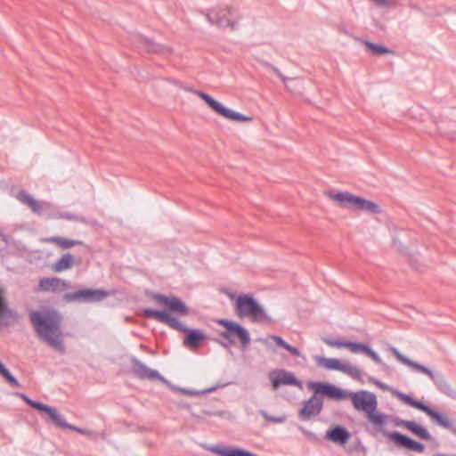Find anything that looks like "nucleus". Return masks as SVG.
<instances>
[{"label":"nucleus","instance_id":"nucleus-1","mask_svg":"<svg viewBox=\"0 0 456 456\" xmlns=\"http://www.w3.org/2000/svg\"><path fill=\"white\" fill-rule=\"evenodd\" d=\"M29 320L37 337L60 354L66 351L61 328L62 316L53 306L42 305L38 310L29 313Z\"/></svg>","mask_w":456,"mask_h":456},{"label":"nucleus","instance_id":"nucleus-2","mask_svg":"<svg viewBox=\"0 0 456 456\" xmlns=\"http://www.w3.org/2000/svg\"><path fill=\"white\" fill-rule=\"evenodd\" d=\"M327 195L345 208H354L372 215L382 213V208L376 202L349 191L330 190L327 191Z\"/></svg>","mask_w":456,"mask_h":456},{"label":"nucleus","instance_id":"nucleus-3","mask_svg":"<svg viewBox=\"0 0 456 456\" xmlns=\"http://www.w3.org/2000/svg\"><path fill=\"white\" fill-rule=\"evenodd\" d=\"M234 307L239 316H248L255 322H260L263 320L272 322V318L265 313L264 306L259 304L253 294H239L234 301Z\"/></svg>","mask_w":456,"mask_h":456},{"label":"nucleus","instance_id":"nucleus-4","mask_svg":"<svg viewBox=\"0 0 456 456\" xmlns=\"http://www.w3.org/2000/svg\"><path fill=\"white\" fill-rule=\"evenodd\" d=\"M306 387L313 393L319 395L322 401H324V398L334 401L348 399L351 391L327 381L309 380Z\"/></svg>","mask_w":456,"mask_h":456},{"label":"nucleus","instance_id":"nucleus-5","mask_svg":"<svg viewBox=\"0 0 456 456\" xmlns=\"http://www.w3.org/2000/svg\"><path fill=\"white\" fill-rule=\"evenodd\" d=\"M147 296L155 300L159 305H164V311L167 313H175L181 316L189 314V307L187 305L175 295H166L158 292L147 291Z\"/></svg>","mask_w":456,"mask_h":456},{"label":"nucleus","instance_id":"nucleus-6","mask_svg":"<svg viewBox=\"0 0 456 456\" xmlns=\"http://www.w3.org/2000/svg\"><path fill=\"white\" fill-rule=\"evenodd\" d=\"M109 295L110 292L104 289L84 287L66 293L64 299L68 302L95 303L103 300Z\"/></svg>","mask_w":456,"mask_h":456},{"label":"nucleus","instance_id":"nucleus-7","mask_svg":"<svg viewBox=\"0 0 456 456\" xmlns=\"http://www.w3.org/2000/svg\"><path fill=\"white\" fill-rule=\"evenodd\" d=\"M314 358L317 364L325 370H337L346 373L356 380H360L361 379L362 371L357 367L351 365L349 362H342L338 358L324 357L319 355H315Z\"/></svg>","mask_w":456,"mask_h":456},{"label":"nucleus","instance_id":"nucleus-8","mask_svg":"<svg viewBox=\"0 0 456 456\" xmlns=\"http://www.w3.org/2000/svg\"><path fill=\"white\" fill-rule=\"evenodd\" d=\"M407 400L411 407L426 413L437 426L446 429L452 428L453 423L445 412L438 411L415 397Z\"/></svg>","mask_w":456,"mask_h":456},{"label":"nucleus","instance_id":"nucleus-9","mask_svg":"<svg viewBox=\"0 0 456 456\" xmlns=\"http://www.w3.org/2000/svg\"><path fill=\"white\" fill-rule=\"evenodd\" d=\"M349 398L354 408L357 411L364 412L365 415L371 410L377 409L379 405L376 394L365 389L356 392L350 391Z\"/></svg>","mask_w":456,"mask_h":456},{"label":"nucleus","instance_id":"nucleus-10","mask_svg":"<svg viewBox=\"0 0 456 456\" xmlns=\"http://www.w3.org/2000/svg\"><path fill=\"white\" fill-rule=\"evenodd\" d=\"M142 314L147 319L156 320L182 333H184L188 328L177 317L171 315L169 313H167V311L164 310L144 307L142 309Z\"/></svg>","mask_w":456,"mask_h":456},{"label":"nucleus","instance_id":"nucleus-11","mask_svg":"<svg viewBox=\"0 0 456 456\" xmlns=\"http://www.w3.org/2000/svg\"><path fill=\"white\" fill-rule=\"evenodd\" d=\"M268 379L273 389L282 386H294L303 389V382L296 375L285 369H273L268 372Z\"/></svg>","mask_w":456,"mask_h":456},{"label":"nucleus","instance_id":"nucleus-12","mask_svg":"<svg viewBox=\"0 0 456 456\" xmlns=\"http://www.w3.org/2000/svg\"><path fill=\"white\" fill-rule=\"evenodd\" d=\"M222 338H231L239 340L241 349H246L250 344L249 331L240 322H233L232 324L227 329L219 332Z\"/></svg>","mask_w":456,"mask_h":456},{"label":"nucleus","instance_id":"nucleus-13","mask_svg":"<svg viewBox=\"0 0 456 456\" xmlns=\"http://www.w3.org/2000/svg\"><path fill=\"white\" fill-rule=\"evenodd\" d=\"M323 408V401L319 395L313 393L312 396L303 402L302 407L298 411V417L304 421L310 420L312 418L319 415Z\"/></svg>","mask_w":456,"mask_h":456},{"label":"nucleus","instance_id":"nucleus-14","mask_svg":"<svg viewBox=\"0 0 456 456\" xmlns=\"http://www.w3.org/2000/svg\"><path fill=\"white\" fill-rule=\"evenodd\" d=\"M388 440L395 444L399 448L407 449L414 452H423L425 451V444L411 438V436L404 435L399 431H393V433H387Z\"/></svg>","mask_w":456,"mask_h":456},{"label":"nucleus","instance_id":"nucleus-15","mask_svg":"<svg viewBox=\"0 0 456 456\" xmlns=\"http://www.w3.org/2000/svg\"><path fill=\"white\" fill-rule=\"evenodd\" d=\"M258 341L264 344L265 347L272 353L277 352L275 348L276 346L278 347L285 349L286 351L290 353L292 356L300 357L302 355L301 352L297 347L289 344L279 335H268L266 338H259Z\"/></svg>","mask_w":456,"mask_h":456},{"label":"nucleus","instance_id":"nucleus-16","mask_svg":"<svg viewBox=\"0 0 456 456\" xmlns=\"http://www.w3.org/2000/svg\"><path fill=\"white\" fill-rule=\"evenodd\" d=\"M388 350L393 354V355L403 364H405L408 367L414 369L417 372L427 375L431 380L436 376L438 371H433L428 367L413 361L402 354L395 346L392 345H388Z\"/></svg>","mask_w":456,"mask_h":456},{"label":"nucleus","instance_id":"nucleus-17","mask_svg":"<svg viewBox=\"0 0 456 456\" xmlns=\"http://www.w3.org/2000/svg\"><path fill=\"white\" fill-rule=\"evenodd\" d=\"M232 10L230 8H218L211 10L208 14V20L221 28H236L237 22L231 20Z\"/></svg>","mask_w":456,"mask_h":456},{"label":"nucleus","instance_id":"nucleus-18","mask_svg":"<svg viewBox=\"0 0 456 456\" xmlns=\"http://www.w3.org/2000/svg\"><path fill=\"white\" fill-rule=\"evenodd\" d=\"M347 349L353 354H362L370 357L375 363L386 368L387 364L382 361L376 351L367 343L348 340Z\"/></svg>","mask_w":456,"mask_h":456},{"label":"nucleus","instance_id":"nucleus-19","mask_svg":"<svg viewBox=\"0 0 456 456\" xmlns=\"http://www.w3.org/2000/svg\"><path fill=\"white\" fill-rule=\"evenodd\" d=\"M351 436V433L346 427L339 424H334L326 431L324 438L336 444L345 445L347 444Z\"/></svg>","mask_w":456,"mask_h":456},{"label":"nucleus","instance_id":"nucleus-20","mask_svg":"<svg viewBox=\"0 0 456 456\" xmlns=\"http://www.w3.org/2000/svg\"><path fill=\"white\" fill-rule=\"evenodd\" d=\"M11 319L17 322L20 319V314L16 309L10 308L5 299V289L0 288V326H10Z\"/></svg>","mask_w":456,"mask_h":456},{"label":"nucleus","instance_id":"nucleus-21","mask_svg":"<svg viewBox=\"0 0 456 456\" xmlns=\"http://www.w3.org/2000/svg\"><path fill=\"white\" fill-rule=\"evenodd\" d=\"M16 199L19 200L23 205L28 207L34 214L38 216H41L43 211L49 208L50 207L48 202L36 200L25 190L20 191L16 195Z\"/></svg>","mask_w":456,"mask_h":456},{"label":"nucleus","instance_id":"nucleus-22","mask_svg":"<svg viewBox=\"0 0 456 456\" xmlns=\"http://www.w3.org/2000/svg\"><path fill=\"white\" fill-rule=\"evenodd\" d=\"M208 338L204 330L198 328H187L184 331L183 344L189 349H195L201 346V344Z\"/></svg>","mask_w":456,"mask_h":456},{"label":"nucleus","instance_id":"nucleus-23","mask_svg":"<svg viewBox=\"0 0 456 456\" xmlns=\"http://www.w3.org/2000/svg\"><path fill=\"white\" fill-rule=\"evenodd\" d=\"M388 418L387 414L378 411L377 409H373L366 414V419L374 426L376 432L381 433L387 438V433H393V431H388L385 428Z\"/></svg>","mask_w":456,"mask_h":456},{"label":"nucleus","instance_id":"nucleus-24","mask_svg":"<svg viewBox=\"0 0 456 456\" xmlns=\"http://www.w3.org/2000/svg\"><path fill=\"white\" fill-rule=\"evenodd\" d=\"M17 395L22 399V401L31 408L39 411L42 415L46 417L50 421L55 411L57 410L55 407L45 404L40 401H36L31 399L28 395L24 393H17Z\"/></svg>","mask_w":456,"mask_h":456},{"label":"nucleus","instance_id":"nucleus-25","mask_svg":"<svg viewBox=\"0 0 456 456\" xmlns=\"http://www.w3.org/2000/svg\"><path fill=\"white\" fill-rule=\"evenodd\" d=\"M17 395L22 399V401L31 408L39 411L42 415L46 417L50 421L55 411L57 410L55 407L45 404L40 401H36L31 399L28 395L24 393H17Z\"/></svg>","mask_w":456,"mask_h":456},{"label":"nucleus","instance_id":"nucleus-26","mask_svg":"<svg viewBox=\"0 0 456 456\" xmlns=\"http://www.w3.org/2000/svg\"><path fill=\"white\" fill-rule=\"evenodd\" d=\"M17 395L22 399V401L31 408L39 411L42 415L46 417L50 421L55 411L57 410L55 407L45 404L40 401H36L31 399L28 395L24 393H17Z\"/></svg>","mask_w":456,"mask_h":456},{"label":"nucleus","instance_id":"nucleus-27","mask_svg":"<svg viewBox=\"0 0 456 456\" xmlns=\"http://www.w3.org/2000/svg\"><path fill=\"white\" fill-rule=\"evenodd\" d=\"M17 395L22 399V401L31 408L39 411L42 415L46 417L50 421L55 411L57 410L55 407L45 404L40 401H36L31 399L28 395L24 393H17Z\"/></svg>","mask_w":456,"mask_h":456},{"label":"nucleus","instance_id":"nucleus-28","mask_svg":"<svg viewBox=\"0 0 456 456\" xmlns=\"http://www.w3.org/2000/svg\"><path fill=\"white\" fill-rule=\"evenodd\" d=\"M432 381L441 394L456 400V389L450 385L442 372L438 371Z\"/></svg>","mask_w":456,"mask_h":456},{"label":"nucleus","instance_id":"nucleus-29","mask_svg":"<svg viewBox=\"0 0 456 456\" xmlns=\"http://www.w3.org/2000/svg\"><path fill=\"white\" fill-rule=\"evenodd\" d=\"M369 381L374 385H376L378 387H379L380 389H382L383 391H389L392 393L393 395H395V397H397L400 401H402L403 403L407 404L410 406V403L407 399L409 398H413L411 395H408V394H405L393 387H390L389 385L380 381L379 379L372 377V376H369L368 378Z\"/></svg>","mask_w":456,"mask_h":456},{"label":"nucleus","instance_id":"nucleus-30","mask_svg":"<svg viewBox=\"0 0 456 456\" xmlns=\"http://www.w3.org/2000/svg\"><path fill=\"white\" fill-rule=\"evenodd\" d=\"M184 88L187 90L192 91L196 94H198L214 112L218 114L219 116H221V114L225 107L223 103H221L220 102H218L217 100H216L215 98H213L211 95H209L207 93L192 90L193 87H184Z\"/></svg>","mask_w":456,"mask_h":456},{"label":"nucleus","instance_id":"nucleus-31","mask_svg":"<svg viewBox=\"0 0 456 456\" xmlns=\"http://www.w3.org/2000/svg\"><path fill=\"white\" fill-rule=\"evenodd\" d=\"M407 430L421 440L429 442L434 440L427 428L415 420H410Z\"/></svg>","mask_w":456,"mask_h":456},{"label":"nucleus","instance_id":"nucleus-32","mask_svg":"<svg viewBox=\"0 0 456 456\" xmlns=\"http://www.w3.org/2000/svg\"><path fill=\"white\" fill-rule=\"evenodd\" d=\"M39 289L44 291H56L61 286L67 287L68 283L58 277H44L39 280Z\"/></svg>","mask_w":456,"mask_h":456},{"label":"nucleus","instance_id":"nucleus-33","mask_svg":"<svg viewBox=\"0 0 456 456\" xmlns=\"http://www.w3.org/2000/svg\"><path fill=\"white\" fill-rule=\"evenodd\" d=\"M75 256L71 253L67 252L61 255V256L59 257L57 261L53 265V270L55 273H62L70 269L75 265Z\"/></svg>","mask_w":456,"mask_h":456},{"label":"nucleus","instance_id":"nucleus-34","mask_svg":"<svg viewBox=\"0 0 456 456\" xmlns=\"http://www.w3.org/2000/svg\"><path fill=\"white\" fill-rule=\"evenodd\" d=\"M221 117H223L228 120L237 122V123H246V122H249L252 120L251 117L242 114L240 112H238V111H236L231 108H228L226 106L224 107V109L221 114Z\"/></svg>","mask_w":456,"mask_h":456},{"label":"nucleus","instance_id":"nucleus-35","mask_svg":"<svg viewBox=\"0 0 456 456\" xmlns=\"http://www.w3.org/2000/svg\"><path fill=\"white\" fill-rule=\"evenodd\" d=\"M50 422L53 423L54 426L58 427L60 428H62V429L74 430L80 434L84 433V430L81 428H78V427H76L74 425L68 423L65 420L64 417L58 411V410L55 411Z\"/></svg>","mask_w":456,"mask_h":456},{"label":"nucleus","instance_id":"nucleus-36","mask_svg":"<svg viewBox=\"0 0 456 456\" xmlns=\"http://www.w3.org/2000/svg\"><path fill=\"white\" fill-rule=\"evenodd\" d=\"M47 241L55 243L62 249H69L77 245H82L83 241L79 240L69 239L61 236H52L47 239Z\"/></svg>","mask_w":456,"mask_h":456},{"label":"nucleus","instance_id":"nucleus-37","mask_svg":"<svg viewBox=\"0 0 456 456\" xmlns=\"http://www.w3.org/2000/svg\"><path fill=\"white\" fill-rule=\"evenodd\" d=\"M143 49H145L149 53H159V54H169L170 49L167 46L161 45L159 44L151 42L147 38H143L141 42Z\"/></svg>","mask_w":456,"mask_h":456},{"label":"nucleus","instance_id":"nucleus-38","mask_svg":"<svg viewBox=\"0 0 456 456\" xmlns=\"http://www.w3.org/2000/svg\"><path fill=\"white\" fill-rule=\"evenodd\" d=\"M0 376L11 385L12 387H20V383L17 379V378L12 375L10 370L4 365V363L0 360Z\"/></svg>","mask_w":456,"mask_h":456},{"label":"nucleus","instance_id":"nucleus-39","mask_svg":"<svg viewBox=\"0 0 456 456\" xmlns=\"http://www.w3.org/2000/svg\"><path fill=\"white\" fill-rule=\"evenodd\" d=\"M364 45L366 50L370 52L373 55H385V54H390L394 53V52L384 45H376L370 41H364Z\"/></svg>","mask_w":456,"mask_h":456},{"label":"nucleus","instance_id":"nucleus-40","mask_svg":"<svg viewBox=\"0 0 456 456\" xmlns=\"http://www.w3.org/2000/svg\"><path fill=\"white\" fill-rule=\"evenodd\" d=\"M133 364V371L134 373L141 379H145L146 373L148 372L150 367H148L145 363L134 357L132 360Z\"/></svg>","mask_w":456,"mask_h":456},{"label":"nucleus","instance_id":"nucleus-41","mask_svg":"<svg viewBox=\"0 0 456 456\" xmlns=\"http://www.w3.org/2000/svg\"><path fill=\"white\" fill-rule=\"evenodd\" d=\"M57 217L61 218V219L69 220V221H76V222H78L81 224H86L91 223L86 217L71 213V212H68V211H63V212L58 213Z\"/></svg>","mask_w":456,"mask_h":456},{"label":"nucleus","instance_id":"nucleus-42","mask_svg":"<svg viewBox=\"0 0 456 456\" xmlns=\"http://www.w3.org/2000/svg\"><path fill=\"white\" fill-rule=\"evenodd\" d=\"M348 452L352 456H365L367 452V447L362 443L360 439H357L356 444L348 448Z\"/></svg>","mask_w":456,"mask_h":456},{"label":"nucleus","instance_id":"nucleus-43","mask_svg":"<svg viewBox=\"0 0 456 456\" xmlns=\"http://www.w3.org/2000/svg\"><path fill=\"white\" fill-rule=\"evenodd\" d=\"M322 341L332 347H345L347 348L348 340L340 339V338H333L329 337L322 338Z\"/></svg>","mask_w":456,"mask_h":456},{"label":"nucleus","instance_id":"nucleus-44","mask_svg":"<svg viewBox=\"0 0 456 456\" xmlns=\"http://www.w3.org/2000/svg\"><path fill=\"white\" fill-rule=\"evenodd\" d=\"M145 379L150 380H159L162 383L166 382V378L162 376L157 370L149 369L148 372L146 373Z\"/></svg>","mask_w":456,"mask_h":456},{"label":"nucleus","instance_id":"nucleus-45","mask_svg":"<svg viewBox=\"0 0 456 456\" xmlns=\"http://www.w3.org/2000/svg\"><path fill=\"white\" fill-rule=\"evenodd\" d=\"M230 384H232V382H227V383L217 382V383L214 384L213 386H211L208 388H205V389H201L200 391L201 392V395H207V394L215 392L219 388H224Z\"/></svg>","mask_w":456,"mask_h":456},{"label":"nucleus","instance_id":"nucleus-46","mask_svg":"<svg viewBox=\"0 0 456 456\" xmlns=\"http://www.w3.org/2000/svg\"><path fill=\"white\" fill-rule=\"evenodd\" d=\"M393 244L394 246H395L397 248V250L403 254V255H408L409 253V249L408 248L403 245L397 237L394 236L393 237Z\"/></svg>","mask_w":456,"mask_h":456},{"label":"nucleus","instance_id":"nucleus-47","mask_svg":"<svg viewBox=\"0 0 456 456\" xmlns=\"http://www.w3.org/2000/svg\"><path fill=\"white\" fill-rule=\"evenodd\" d=\"M261 414L267 421L273 422V423H281L285 419L284 416H271V415H268L265 411H261Z\"/></svg>","mask_w":456,"mask_h":456},{"label":"nucleus","instance_id":"nucleus-48","mask_svg":"<svg viewBox=\"0 0 456 456\" xmlns=\"http://www.w3.org/2000/svg\"><path fill=\"white\" fill-rule=\"evenodd\" d=\"M298 429L308 438L310 439L311 441L314 442V443H317L319 442V438L318 436H316L315 433L310 431V430H307L305 429L304 427L302 426H298Z\"/></svg>","mask_w":456,"mask_h":456},{"label":"nucleus","instance_id":"nucleus-49","mask_svg":"<svg viewBox=\"0 0 456 456\" xmlns=\"http://www.w3.org/2000/svg\"><path fill=\"white\" fill-rule=\"evenodd\" d=\"M392 422L395 427H401L407 429L410 420L403 419L402 418L395 416L392 418Z\"/></svg>","mask_w":456,"mask_h":456},{"label":"nucleus","instance_id":"nucleus-50","mask_svg":"<svg viewBox=\"0 0 456 456\" xmlns=\"http://www.w3.org/2000/svg\"><path fill=\"white\" fill-rule=\"evenodd\" d=\"M224 340H220L218 338H214L213 340L218 343L220 346H222L224 348L229 349L231 346H233L236 344L235 339L231 338H223Z\"/></svg>","mask_w":456,"mask_h":456},{"label":"nucleus","instance_id":"nucleus-51","mask_svg":"<svg viewBox=\"0 0 456 456\" xmlns=\"http://www.w3.org/2000/svg\"><path fill=\"white\" fill-rule=\"evenodd\" d=\"M409 262H410L411 266L414 270H416L418 272H422V264L416 257L410 256Z\"/></svg>","mask_w":456,"mask_h":456},{"label":"nucleus","instance_id":"nucleus-52","mask_svg":"<svg viewBox=\"0 0 456 456\" xmlns=\"http://www.w3.org/2000/svg\"><path fill=\"white\" fill-rule=\"evenodd\" d=\"M180 393L190 396L201 395V392L200 390H194L187 387H183V389L180 390Z\"/></svg>","mask_w":456,"mask_h":456},{"label":"nucleus","instance_id":"nucleus-53","mask_svg":"<svg viewBox=\"0 0 456 456\" xmlns=\"http://www.w3.org/2000/svg\"><path fill=\"white\" fill-rule=\"evenodd\" d=\"M234 321L230 319H218L216 322L223 326L224 330H227L233 322Z\"/></svg>","mask_w":456,"mask_h":456},{"label":"nucleus","instance_id":"nucleus-54","mask_svg":"<svg viewBox=\"0 0 456 456\" xmlns=\"http://www.w3.org/2000/svg\"><path fill=\"white\" fill-rule=\"evenodd\" d=\"M169 389L175 392L180 393V390L183 389V387H179L174 384H172L167 379H166V382H163Z\"/></svg>","mask_w":456,"mask_h":456},{"label":"nucleus","instance_id":"nucleus-55","mask_svg":"<svg viewBox=\"0 0 456 456\" xmlns=\"http://www.w3.org/2000/svg\"><path fill=\"white\" fill-rule=\"evenodd\" d=\"M177 405L182 408V409H185V410H191V405L188 403H185V402H180L177 403Z\"/></svg>","mask_w":456,"mask_h":456},{"label":"nucleus","instance_id":"nucleus-56","mask_svg":"<svg viewBox=\"0 0 456 456\" xmlns=\"http://www.w3.org/2000/svg\"><path fill=\"white\" fill-rule=\"evenodd\" d=\"M0 237H1L3 241H4L6 244L8 243V238L9 237L6 234L1 233Z\"/></svg>","mask_w":456,"mask_h":456},{"label":"nucleus","instance_id":"nucleus-57","mask_svg":"<svg viewBox=\"0 0 456 456\" xmlns=\"http://www.w3.org/2000/svg\"><path fill=\"white\" fill-rule=\"evenodd\" d=\"M434 456H456V454H444V453H440V452H437L436 454H434Z\"/></svg>","mask_w":456,"mask_h":456},{"label":"nucleus","instance_id":"nucleus-58","mask_svg":"<svg viewBox=\"0 0 456 456\" xmlns=\"http://www.w3.org/2000/svg\"><path fill=\"white\" fill-rule=\"evenodd\" d=\"M451 431L454 436H456V427L452 424V428L448 429Z\"/></svg>","mask_w":456,"mask_h":456},{"label":"nucleus","instance_id":"nucleus-59","mask_svg":"<svg viewBox=\"0 0 456 456\" xmlns=\"http://www.w3.org/2000/svg\"><path fill=\"white\" fill-rule=\"evenodd\" d=\"M340 31H342L343 33L346 34V30L345 28H341Z\"/></svg>","mask_w":456,"mask_h":456}]
</instances>
